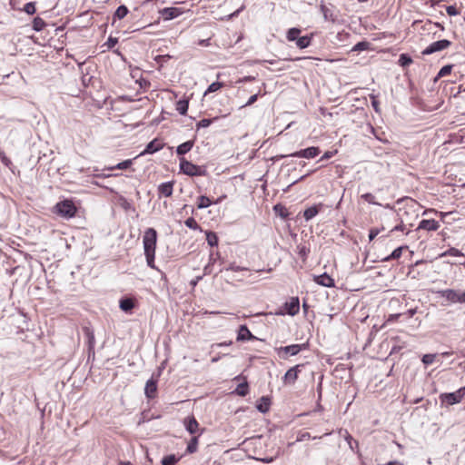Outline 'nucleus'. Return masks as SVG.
Wrapping results in <instances>:
<instances>
[{"mask_svg":"<svg viewBox=\"0 0 465 465\" xmlns=\"http://www.w3.org/2000/svg\"><path fill=\"white\" fill-rule=\"evenodd\" d=\"M387 465H402V464L398 461H389Z\"/></svg>","mask_w":465,"mask_h":465,"instance_id":"nucleus-61","label":"nucleus"},{"mask_svg":"<svg viewBox=\"0 0 465 465\" xmlns=\"http://www.w3.org/2000/svg\"><path fill=\"white\" fill-rule=\"evenodd\" d=\"M175 184L174 181H170L166 183H163L158 185L157 193L158 196L161 197H171L173 193V186Z\"/></svg>","mask_w":465,"mask_h":465,"instance_id":"nucleus-15","label":"nucleus"},{"mask_svg":"<svg viewBox=\"0 0 465 465\" xmlns=\"http://www.w3.org/2000/svg\"><path fill=\"white\" fill-rule=\"evenodd\" d=\"M223 86H224L223 83L214 82L208 86L207 90L203 94V96H206L207 94H209L211 93L217 92V91L221 90Z\"/></svg>","mask_w":465,"mask_h":465,"instance_id":"nucleus-35","label":"nucleus"},{"mask_svg":"<svg viewBox=\"0 0 465 465\" xmlns=\"http://www.w3.org/2000/svg\"><path fill=\"white\" fill-rule=\"evenodd\" d=\"M340 434L342 435L344 440L347 441L350 449L351 450H355L359 448V442L352 438V436L350 434V432L347 430H341Z\"/></svg>","mask_w":465,"mask_h":465,"instance_id":"nucleus-28","label":"nucleus"},{"mask_svg":"<svg viewBox=\"0 0 465 465\" xmlns=\"http://www.w3.org/2000/svg\"><path fill=\"white\" fill-rule=\"evenodd\" d=\"M446 12L450 16L459 15L460 14V12L454 5L447 6Z\"/></svg>","mask_w":465,"mask_h":465,"instance_id":"nucleus-48","label":"nucleus"},{"mask_svg":"<svg viewBox=\"0 0 465 465\" xmlns=\"http://www.w3.org/2000/svg\"><path fill=\"white\" fill-rule=\"evenodd\" d=\"M156 243H157V232L153 228H148L145 230L143 236V244L144 255L146 258L147 265L155 269L154 258H155V251H156Z\"/></svg>","mask_w":465,"mask_h":465,"instance_id":"nucleus-2","label":"nucleus"},{"mask_svg":"<svg viewBox=\"0 0 465 465\" xmlns=\"http://www.w3.org/2000/svg\"><path fill=\"white\" fill-rule=\"evenodd\" d=\"M416 313V310L411 309L405 314L407 318H411Z\"/></svg>","mask_w":465,"mask_h":465,"instance_id":"nucleus-57","label":"nucleus"},{"mask_svg":"<svg viewBox=\"0 0 465 465\" xmlns=\"http://www.w3.org/2000/svg\"><path fill=\"white\" fill-rule=\"evenodd\" d=\"M361 198L369 203L376 204L375 196L372 193H367L361 195Z\"/></svg>","mask_w":465,"mask_h":465,"instance_id":"nucleus-47","label":"nucleus"},{"mask_svg":"<svg viewBox=\"0 0 465 465\" xmlns=\"http://www.w3.org/2000/svg\"><path fill=\"white\" fill-rule=\"evenodd\" d=\"M46 24L45 22V20L39 16L35 17L34 20H33V29L35 31H41L43 30L45 27Z\"/></svg>","mask_w":465,"mask_h":465,"instance_id":"nucleus-37","label":"nucleus"},{"mask_svg":"<svg viewBox=\"0 0 465 465\" xmlns=\"http://www.w3.org/2000/svg\"><path fill=\"white\" fill-rule=\"evenodd\" d=\"M118 43V39L113 36H110L104 45L107 46L108 49L114 48Z\"/></svg>","mask_w":465,"mask_h":465,"instance_id":"nucleus-49","label":"nucleus"},{"mask_svg":"<svg viewBox=\"0 0 465 465\" xmlns=\"http://www.w3.org/2000/svg\"><path fill=\"white\" fill-rule=\"evenodd\" d=\"M311 438V434L309 432H305L301 436L300 440H309Z\"/></svg>","mask_w":465,"mask_h":465,"instance_id":"nucleus-58","label":"nucleus"},{"mask_svg":"<svg viewBox=\"0 0 465 465\" xmlns=\"http://www.w3.org/2000/svg\"><path fill=\"white\" fill-rule=\"evenodd\" d=\"M235 379L236 380H240V379L243 380V381L242 383L238 384V386L236 387L235 393L239 396H242V397L246 396L249 393V385L246 381V378L242 377V376H237Z\"/></svg>","mask_w":465,"mask_h":465,"instance_id":"nucleus-24","label":"nucleus"},{"mask_svg":"<svg viewBox=\"0 0 465 465\" xmlns=\"http://www.w3.org/2000/svg\"><path fill=\"white\" fill-rule=\"evenodd\" d=\"M398 203L401 205L398 210L400 220L410 227L413 226L414 222L419 218L421 205L410 197L400 200Z\"/></svg>","mask_w":465,"mask_h":465,"instance_id":"nucleus-1","label":"nucleus"},{"mask_svg":"<svg viewBox=\"0 0 465 465\" xmlns=\"http://www.w3.org/2000/svg\"><path fill=\"white\" fill-rule=\"evenodd\" d=\"M217 119H218V117H214L213 119H207V118H203V119H202L201 121H199V122L196 124V127H197V129H199V128H206V127L210 126V124H211L213 121H215V120H217Z\"/></svg>","mask_w":465,"mask_h":465,"instance_id":"nucleus-40","label":"nucleus"},{"mask_svg":"<svg viewBox=\"0 0 465 465\" xmlns=\"http://www.w3.org/2000/svg\"><path fill=\"white\" fill-rule=\"evenodd\" d=\"M53 213L60 217L71 219L75 216L77 213V207L72 200L65 199L58 202L54 206Z\"/></svg>","mask_w":465,"mask_h":465,"instance_id":"nucleus-4","label":"nucleus"},{"mask_svg":"<svg viewBox=\"0 0 465 465\" xmlns=\"http://www.w3.org/2000/svg\"><path fill=\"white\" fill-rule=\"evenodd\" d=\"M303 366V364H297L290 368L283 377L284 384H294Z\"/></svg>","mask_w":465,"mask_h":465,"instance_id":"nucleus-12","label":"nucleus"},{"mask_svg":"<svg viewBox=\"0 0 465 465\" xmlns=\"http://www.w3.org/2000/svg\"><path fill=\"white\" fill-rule=\"evenodd\" d=\"M23 10L28 15H34L36 11L35 4L34 2L26 3Z\"/></svg>","mask_w":465,"mask_h":465,"instance_id":"nucleus-41","label":"nucleus"},{"mask_svg":"<svg viewBox=\"0 0 465 465\" xmlns=\"http://www.w3.org/2000/svg\"><path fill=\"white\" fill-rule=\"evenodd\" d=\"M179 167L180 172L188 176H205L207 174V171L204 166L196 165L186 160L184 157L180 159Z\"/></svg>","mask_w":465,"mask_h":465,"instance_id":"nucleus-5","label":"nucleus"},{"mask_svg":"<svg viewBox=\"0 0 465 465\" xmlns=\"http://www.w3.org/2000/svg\"><path fill=\"white\" fill-rule=\"evenodd\" d=\"M322 203H319L317 205H313V206H311L309 208H307L304 212H303V217L306 221H309L311 219H312L313 217H315L319 212L322 210Z\"/></svg>","mask_w":465,"mask_h":465,"instance_id":"nucleus-27","label":"nucleus"},{"mask_svg":"<svg viewBox=\"0 0 465 465\" xmlns=\"http://www.w3.org/2000/svg\"><path fill=\"white\" fill-rule=\"evenodd\" d=\"M440 224L434 219L421 220L417 227V231L424 230L428 232H435L440 228Z\"/></svg>","mask_w":465,"mask_h":465,"instance_id":"nucleus-17","label":"nucleus"},{"mask_svg":"<svg viewBox=\"0 0 465 465\" xmlns=\"http://www.w3.org/2000/svg\"><path fill=\"white\" fill-rule=\"evenodd\" d=\"M160 13L162 16L166 20L173 19L182 14L180 9L177 7H165L161 10Z\"/></svg>","mask_w":465,"mask_h":465,"instance_id":"nucleus-21","label":"nucleus"},{"mask_svg":"<svg viewBox=\"0 0 465 465\" xmlns=\"http://www.w3.org/2000/svg\"><path fill=\"white\" fill-rule=\"evenodd\" d=\"M135 306L134 300L132 298H125L120 301V308L124 312H130Z\"/></svg>","mask_w":465,"mask_h":465,"instance_id":"nucleus-30","label":"nucleus"},{"mask_svg":"<svg viewBox=\"0 0 465 465\" xmlns=\"http://www.w3.org/2000/svg\"><path fill=\"white\" fill-rule=\"evenodd\" d=\"M301 59H302L301 57H296V58H288L287 60H290V61H299Z\"/></svg>","mask_w":465,"mask_h":465,"instance_id":"nucleus-64","label":"nucleus"},{"mask_svg":"<svg viewBox=\"0 0 465 465\" xmlns=\"http://www.w3.org/2000/svg\"><path fill=\"white\" fill-rule=\"evenodd\" d=\"M408 248L409 247L407 245H403V246H400V247L396 248L388 257H386L384 259V261L389 262L391 260L400 259L401 257L403 251L408 250Z\"/></svg>","mask_w":465,"mask_h":465,"instance_id":"nucleus-29","label":"nucleus"},{"mask_svg":"<svg viewBox=\"0 0 465 465\" xmlns=\"http://www.w3.org/2000/svg\"><path fill=\"white\" fill-rule=\"evenodd\" d=\"M439 294L440 297L446 299L451 303H464L465 302V292H460L453 289H446L440 291Z\"/></svg>","mask_w":465,"mask_h":465,"instance_id":"nucleus-8","label":"nucleus"},{"mask_svg":"<svg viewBox=\"0 0 465 465\" xmlns=\"http://www.w3.org/2000/svg\"><path fill=\"white\" fill-rule=\"evenodd\" d=\"M232 343V341H228V342H226V341H224V342H221V343H219L218 345H219V346H229V345H231Z\"/></svg>","mask_w":465,"mask_h":465,"instance_id":"nucleus-60","label":"nucleus"},{"mask_svg":"<svg viewBox=\"0 0 465 465\" xmlns=\"http://www.w3.org/2000/svg\"><path fill=\"white\" fill-rule=\"evenodd\" d=\"M448 253L452 256H460L461 255V252L456 248H450L448 251Z\"/></svg>","mask_w":465,"mask_h":465,"instance_id":"nucleus-55","label":"nucleus"},{"mask_svg":"<svg viewBox=\"0 0 465 465\" xmlns=\"http://www.w3.org/2000/svg\"><path fill=\"white\" fill-rule=\"evenodd\" d=\"M257 99H258V94H253V95H252V96L249 98V100L247 101V103H246L244 105H242V107H245V106H250V105H252V104H254V103L257 101Z\"/></svg>","mask_w":465,"mask_h":465,"instance_id":"nucleus-54","label":"nucleus"},{"mask_svg":"<svg viewBox=\"0 0 465 465\" xmlns=\"http://www.w3.org/2000/svg\"><path fill=\"white\" fill-rule=\"evenodd\" d=\"M452 67H453V65H451V64H448V65L443 66L440 70V72L438 74V77L440 78V77H444L446 75H449L451 73Z\"/></svg>","mask_w":465,"mask_h":465,"instance_id":"nucleus-42","label":"nucleus"},{"mask_svg":"<svg viewBox=\"0 0 465 465\" xmlns=\"http://www.w3.org/2000/svg\"><path fill=\"white\" fill-rule=\"evenodd\" d=\"M370 46V43L366 41L359 42L352 48L353 51H364L368 50Z\"/></svg>","mask_w":465,"mask_h":465,"instance_id":"nucleus-43","label":"nucleus"},{"mask_svg":"<svg viewBox=\"0 0 465 465\" xmlns=\"http://www.w3.org/2000/svg\"><path fill=\"white\" fill-rule=\"evenodd\" d=\"M399 61L402 66L409 65L412 62L411 58L405 54H401Z\"/></svg>","mask_w":465,"mask_h":465,"instance_id":"nucleus-46","label":"nucleus"},{"mask_svg":"<svg viewBox=\"0 0 465 465\" xmlns=\"http://www.w3.org/2000/svg\"><path fill=\"white\" fill-rule=\"evenodd\" d=\"M431 5H438L440 3V0H430Z\"/></svg>","mask_w":465,"mask_h":465,"instance_id":"nucleus-63","label":"nucleus"},{"mask_svg":"<svg viewBox=\"0 0 465 465\" xmlns=\"http://www.w3.org/2000/svg\"><path fill=\"white\" fill-rule=\"evenodd\" d=\"M307 348L306 343L301 344H292L284 347H280L276 349L277 354L281 359L286 360L289 356L297 355L302 350Z\"/></svg>","mask_w":465,"mask_h":465,"instance_id":"nucleus-6","label":"nucleus"},{"mask_svg":"<svg viewBox=\"0 0 465 465\" xmlns=\"http://www.w3.org/2000/svg\"><path fill=\"white\" fill-rule=\"evenodd\" d=\"M132 164H133V160L128 159V160H124V161L119 163L118 164H116L114 166H111L106 169L109 171H114L115 169L125 170V169H128L129 167H131Z\"/></svg>","mask_w":465,"mask_h":465,"instance_id":"nucleus-34","label":"nucleus"},{"mask_svg":"<svg viewBox=\"0 0 465 465\" xmlns=\"http://www.w3.org/2000/svg\"><path fill=\"white\" fill-rule=\"evenodd\" d=\"M184 224L192 230H200L201 227L193 217L185 220Z\"/></svg>","mask_w":465,"mask_h":465,"instance_id":"nucleus-39","label":"nucleus"},{"mask_svg":"<svg viewBox=\"0 0 465 465\" xmlns=\"http://www.w3.org/2000/svg\"><path fill=\"white\" fill-rule=\"evenodd\" d=\"M119 465H133L130 461H120Z\"/></svg>","mask_w":465,"mask_h":465,"instance_id":"nucleus-62","label":"nucleus"},{"mask_svg":"<svg viewBox=\"0 0 465 465\" xmlns=\"http://www.w3.org/2000/svg\"><path fill=\"white\" fill-rule=\"evenodd\" d=\"M183 425L186 430L193 435L200 433L203 430H200V425L193 415L188 416L183 420Z\"/></svg>","mask_w":465,"mask_h":465,"instance_id":"nucleus-13","label":"nucleus"},{"mask_svg":"<svg viewBox=\"0 0 465 465\" xmlns=\"http://www.w3.org/2000/svg\"><path fill=\"white\" fill-rule=\"evenodd\" d=\"M193 146V142L192 141H187L182 144H180L177 149H176V153L177 154L179 155H183L185 153H187L189 151L192 150Z\"/></svg>","mask_w":465,"mask_h":465,"instance_id":"nucleus-32","label":"nucleus"},{"mask_svg":"<svg viewBox=\"0 0 465 465\" xmlns=\"http://www.w3.org/2000/svg\"><path fill=\"white\" fill-rule=\"evenodd\" d=\"M203 433V430L198 433V435H194L192 437V439L189 440L185 453L186 454H193L197 451L198 450V444H199V437Z\"/></svg>","mask_w":465,"mask_h":465,"instance_id":"nucleus-23","label":"nucleus"},{"mask_svg":"<svg viewBox=\"0 0 465 465\" xmlns=\"http://www.w3.org/2000/svg\"><path fill=\"white\" fill-rule=\"evenodd\" d=\"M302 30L297 27H292L287 30L286 32V39L289 42H295L296 46L300 49L307 48L311 45L313 39V33L300 36Z\"/></svg>","mask_w":465,"mask_h":465,"instance_id":"nucleus-3","label":"nucleus"},{"mask_svg":"<svg viewBox=\"0 0 465 465\" xmlns=\"http://www.w3.org/2000/svg\"><path fill=\"white\" fill-rule=\"evenodd\" d=\"M404 313H394V314H390L388 319H387V322H397L399 321V319L403 316Z\"/></svg>","mask_w":465,"mask_h":465,"instance_id":"nucleus-52","label":"nucleus"},{"mask_svg":"<svg viewBox=\"0 0 465 465\" xmlns=\"http://www.w3.org/2000/svg\"><path fill=\"white\" fill-rule=\"evenodd\" d=\"M407 226H409L407 223H403L402 221H401V223L396 225L393 230L402 232L406 229Z\"/></svg>","mask_w":465,"mask_h":465,"instance_id":"nucleus-56","label":"nucleus"},{"mask_svg":"<svg viewBox=\"0 0 465 465\" xmlns=\"http://www.w3.org/2000/svg\"><path fill=\"white\" fill-rule=\"evenodd\" d=\"M189 107V99L179 100L175 104V109L182 115H186Z\"/></svg>","mask_w":465,"mask_h":465,"instance_id":"nucleus-31","label":"nucleus"},{"mask_svg":"<svg viewBox=\"0 0 465 465\" xmlns=\"http://www.w3.org/2000/svg\"><path fill=\"white\" fill-rule=\"evenodd\" d=\"M271 404V399L267 396H262L257 401L256 408L259 411L266 413L270 410Z\"/></svg>","mask_w":465,"mask_h":465,"instance_id":"nucleus-25","label":"nucleus"},{"mask_svg":"<svg viewBox=\"0 0 465 465\" xmlns=\"http://www.w3.org/2000/svg\"><path fill=\"white\" fill-rule=\"evenodd\" d=\"M284 312L281 314L294 316L300 312V301L298 297H291L283 305Z\"/></svg>","mask_w":465,"mask_h":465,"instance_id":"nucleus-10","label":"nucleus"},{"mask_svg":"<svg viewBox=\"0 0 465 465\" xmlns=\"http://www.w3.org/2000/svg\"><path fill=\"white\" fill-rule=\"evenodd\" d=\"M206 241L210 246L218 245V236L213 232H206Z\"/></svg>","mask_w":465,"mask_h":465,"instance_id":"nucleus-38","label":"nucleus"},{"mask_svg":"<svg viewBox=\"0 0 465 465\" xmlns=\"http://www.w3.org/2000/svg\"><path fill=\"white\" fill-rule=\"evenodd\" d=\"M465 396V386L460 388L458 391L450 393H441L440 400L442 404L454 405L460 403Z\"/></svg>","mask_w":465,"mask_h":465,"instance_id":"nucleus-7","label":"nucleus"},{"mask_svg":"<svg viewBox=\"0 0 465 465\" xmlns=\"http://www.w3.org/2000/svg\"><path fill=\"white\" fill-rule=\"evenodd\" d=\"M313 280L317 284L324 286V287H333L334 286V280L327 273L314 276Z\"/></svg>","mask_w":465,"mask_h":465,"instance_id":"nucleus-20","label":"nucleus"},{"mask_svg":"<svg viewBox=\"0 0 465 465\" xmlns=\"http://www.w3.org/2000/svg\"><path fill=\"white\" fill-rule=\"evenodd\" d=\"M225 198H226V195L223 194V195L220 196L218 199H216L215 201H212L209 197H207L205 195H201L197 199V208L198 209L207 208L212 204H217V203H222Z\"/></svg>","mask_w":465,"mask_h":465,"instance_id":"nucleus-18","label":"nucleus"},{"mask_svg":"<svg viewBox=\"0 0 465 465\" xmlns=\"http://www.w3.org/2000/svg\"><path fill=\"white\" fill-rule=\"evenodd\" d=\"M163 146L164 143L161 139L155 138L146 145L145 149L140 153V155L154 153L163 149Z\"/></svg>","mask_w":465,"mask_h":465,"instance_id":"nucleus-16","label":"nucleus"},{"mask_svg":"<svg viewBox=\"0 0 465 465\" xmlns=\"http://www.w3.org/2000/svg\"><path fill=\"white\" fill-rule=\"evenodd\" d=\"M370 98L371 100V105L374 111L378 114H381V107H380V102L376 95L371 94Z\"/></svg>","mask_w":465,"mask_h":465,"instance_id":"nucleus-44","label":"nucleus"},{"mask_svg":"<svg viewBox=\"0 0 465 465\" xmlns=\"http://www.w3.org/2000/svg\"><path fill=\"white\" fill-rule=\"evenodd\" d=\"M158 377L152 376L145 384L144 394L148 399H154L157 395Z\"/></svg>","mask_w":465,"mask_h":465,"instance_id":"nucleus-14","label":"nucleus"},{"mask_svg":"<svg viewBox=\"0 0 465 465\" xmlns=\"http://www.w3.org/2000/svg\"><path fill=\"white\" fill-rule=\"evenodd\" d=\"M181 457H176L173 454L167 455L163 458L162 465H176V463L180 460Z\"/></svg>","mask_w":465,"mask_h":465,"instance_id":"nucleus-36","label":"nucleus"},{"mask_svg":"<svg viewBox=\"0 0 465 465\" xmlns=\"http://www.w3.org/2000/svg\"><path fill=\"white\" fill-rule=\"evenodd\" d=\"M321 153V150L319 147L312 146L308 147L306 149H302L297 152H294L290 154L292 157H297V158H306V159H312L319 155Z\"/></svg>","mask_w":465,"mask_h":465,"instance_id":"nucleus-11","label":"nucleus"},{"mask_svg":"<svg viewBox=\"0 0 465 465\" xmlns=\"http://www.w3.org/2000/svg\"><path fill=\"white\" fill-rule=\"evenodd\" d=\"M337 153V150L334 151H326L323 155L321 157L320 161L328 160L334 156Z\"/></svg>","mask_w":465,"mask_h":465,"instance_id":"nucleus-51","label":"nucleus"},{"mask_svg":"<svg viewBox=\"0 0 465 465\" xmlns=\"http://www.w3.org/2000/svg\"><path fill=\"white\" fill-rule=\"evenodd\" d=\"M257 338L250 331L246 325H241L238 330L237 341H253Z\"/></svg>","mask_w":465,"mask_h":465,"instance_id":"nucleus-19","label":"nucleus"},{"mask_svg":"<svg viewBox=\"0 0 465 465\" xmlns=\"http://www.w3.org/2000/svg\"><path fill=\"white\" fill-rule=\"evenodd\" d=\"M435 357L436 355L435 354H425L423 357H422V362L425 364V365H430L431 364L434 360H435Z\"/></svg>","mask_w":465,"mask_h":465,"instance_id":"nucleus-45","label":"nucleus"},{"mask_svg":"<svg viewBox=\"0 0 465 465\" xmlns=\"http://www.w3.org/2000/svg\"><path fill=\"white\" fill-rule=\"evenodd\" d=\"M320 10H321L325 21H329L331 23H335L337 21V15L327 5H321Z\"/></svg>","mask_w":465,"mask_h":465,"instance_id":"nucleus-26","label":"nucleus"},{"mask_svg":"<svg viewBox=\"0 0 465 465\" xmlns=\"http://www.w3.org/2000/svg\"><path fill=\"white\" fill-rule=\"evenodd\" d=\"M0 160L7 167H10L12 165L11 160L5 155V153L0 150Z\"/></svg>","mask_w":465,"mask_h":465,"instance_id":"nucleus-50","label":"nucleus"},{"mask_svg":"<svg viewBox=\"0 0 465 465\" xmlns=\"http://www.w3.org/2000/svg\"><path fill=\"white\" fill-rule=\"evenodd\" d=\"M428 213H438V212H437L436 210H434V209H428V210H425V211L423 212V215H424V214H427Z\"/></svg>","mask_w":465,"mask_h":465,"instance_id":"nucleus-59","label":"nucleus"},{"mask_svg":"<svg viewBox=\"0 0 465 465\" xmlns=\"http://www.w3.org/2000/svg\"><path fill=\"white\" fill-rule=\"evenodd\" d=\"M83 331L87 339V345L89 351H94L95 346V338L94 331L89 327H84Z\"/></svg>","mask_w":465,"mask_h":465,"instance_id":"nucleus-22","label":"nucleus"},{"mask_svg":"<svg viewBox=\"0 0 465 465\" xmlns=\"http://www.w3.org/2000/svg\"><path fill=\"white\" fill-rule=\"evenodd\" d=\"M380 231L376 228H371L369 232V240L371 242L379 234Z\"/></svg>","mask_w":465,"mask_h":465,"instance_id":"nucleus-53","label":"nucleus"},{"mask_svg":"<svg viewBox=\"0 0 465 465\" xmlns=\"http://www.w3.org/2000/svg\"><path fill=\"white\" fill-rule=\"evenodd\" d=\"M450 45H451V42L447 39L436 41V42L431 43L429 46H427L422 51V54H425V55L431 54L433 53L445 50V49L449 48Z\"/></svg>","mask_w":465,"mask_h":465,"instance_id":"nucleus-9","label":"nucleus"},{"mask_svg":"<svg viewBox=\"0 0 465 465\" xmlns=\"http://www.w3.org/2000/svg\"><path fill=\"white\" fill-rule=\"evenodd\" d=\"M129 13L128 8L125 5H120L114 12L113 19H124Z\"/></svg>","mask_w":465,"mask_h":465,"instance_id":"nucleus-33","label":"nucleus"}]
</instances>
